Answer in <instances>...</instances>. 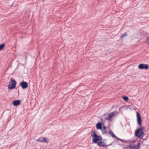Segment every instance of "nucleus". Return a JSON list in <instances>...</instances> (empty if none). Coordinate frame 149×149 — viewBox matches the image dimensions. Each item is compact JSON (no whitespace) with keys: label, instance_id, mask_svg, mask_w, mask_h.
<instances>
[{"label":"nucleus","instance_id":"1","mask_svg":"<svg viewBox=\"0 0 149 149\" xmlns=\"http://www.w3.org/2000/svg\"><path fill=\"white\" fill-rule=\"evenodd\" d=\"M91 136L92 137V142L94 143H97L98 146L100 147H107L111 145L110 143L107 145H106V143L102 141H100L98 142V141H101L102 140V138L101 136L97 135L96 134L95 132L92 130L91 131Z\"/></svg>","mask_w":149,"mask_h":149},{"label":"nucleus","instance_id":"2","mask_svg":"<svg viewBox=\"0 0 149 149\" xmlns=\"http://www.w3.org/2000/svg\"><path fill=\"white\" fill-rule=\"evenodd\" d=\"M144 128L143 127H141L137 129L135 132V136L140 139H143L144 135Z\"/></svg>","mask_w":149,"mask_h":149},{"label":"nucleus","instance_id":"3","mask_svg":"<svg viewBox=\"0 0 149 149\" xmlns=\"http://www.w3.org/2000/svg\"><path fill=\"white\" fill-rule=\"evenodd\" d=\"M10 80L11 81L9 82L8 85V88L9 89H12L15 87L16 82L12 78L10 79Z\"/></svg>","mask_w":149,"mask_h":149},{"label":"nucleus","instance_id":"4","mask_svg":"<svg viewBox=\"0 0 149 149\" xmlns=\"http://www.w3.org/2000/svg\"><path fill=\"white\" fill-rule=\"evenodd\" d=\"M141 146V143L140 142L138 143L136 146H128L126 147L127 149H139Z\"/></svg>","mask_w":149,"mask_h":149},{"label":"nucleus","instance_id":"5","mask_svg":"<svg viewBox=\"0 0 149 149\" xmlns=\"http://www.w3.org/2000/svg\"><path fill=\"white\" fill-rule=\"evenodd\" d=\"M101 120L102 121L98 123L96 125L97 128L98 129L102 130V126L104 125L105 122L102 119H101Z\"/></svg>","mask_w":149,"mask_h":149},{"label":"nucleus","instance_id":"6","mask_svg":"<svg viewBox=\"0 0 149 149\" xmlns=\"http://www.w3.org/2000/svg\"><path fill=\"white\" fill-rule=\"evenodd\" d=\"M139 69H148L149 68V67L148 65L144 64H140L138 66Z\"/></svg>","mask_w":149,"mask_h":149},{"label":"nucleus","instance_id":"7","mask_svg":"<svg viewBox=\"0 0 149 149\" xmlns=\"http://www.w3.org/2000/svg\"><path fill=\"white\" fill-rule=\"evenodd\" d=\"M136 115L138 124L139 125H141L142 123V119L141 115L138 112L136 113Z\"/></svg>","mask_w":149,"mask_h":149},{"label":"nucleus","instance_id":"8","mask_svg":"<svg viewBox=\"0 0 149 149\" xmlns=\"http://www.w3.org/2000/svg\"><path fill=\"white\" fill-rule=\"evenodd\" d=\"M20 85L23 89H25L28 87V84L26 82L22 81L21 82Z\"/></svg>","mask_w":149,"mask_h":149},{"label":"nucleus","instance_id":"9","mask_svg":"<svg viewBox=\"0 0 149 149\" xmlns=\"http://www.w3.org/2000/svg\"><path fill=\"white\" fill-rule=\"evenodd\" d=\"M116 112L115 111L114 112H111L108 114V116H109V117L106 118V119L107 120L109 121H110L111 120L112 117L114 116V113Z\"/></svg>","mask_w":149,"mask_h":149},{"label":"nucleus","instance_id":"10","mask_svg":"<svg viewBox=\"0 0 149 149\" xmlns=\"http://www.w3.org/2000/svg\"><path fill=\"white\" fill-rule=\"evenodd\" d=\"M20 103L21 102L20 100H17L14 101L13 102V104L15 106H17L20 104Z\"/></svg>","mask_w":149,"mask_h":149},{"label":"nucleus","instance_id":"11","mask_svg":"<svg viewBox=\"0 0 149 149\" xmlns=\"http://www.w3.org/2000/svg\"><path fill=\"white\" fill-rule=\"evenodd\" d=\"M108 133L111 136L115 138H117V137L112 132L111 130H109L108 131Z\"/></svg>","mask_w":149,"mask_h":149},{"label":"nucleus","instance_id":"12","mask_svg":"<svg viewBox=\"0 0 149 149\" xmlns=\"http://www.w3.org/2000/svg\"><path fill=\"white\" fill-rule=\"evenodd\" d=\"M44 137H41L39 139H38L36 140L37 142H43Z\"/></svg>","mask_w":149,"mask_h":149},{"label":"nucleus","instance_id":"13","mask_svg":"<svg viewBox=\"0 0 149 149\" xmlns=\"http://www.w3.org/2000/svg\"><path fill=\"white\" fill-rule=\"evenodd\" d=\"M102 130V133L103 134H107V130H103V129H102V130Z\"/></svg>","mask_w":149,"mask_h":149},{"label":"nucleus","instance_id":"14","mask_svg":"<svg viewBox=\"0 0 149 149\" xmlns=\"http://www.w3.org/2000/svg\"><path fill=\"white\" fill-rule=\"evenodd\" d=\"M123 98L124 100L126 101H128L129 100V98L127 97L123 96Z\"/></svg>","mask_w":149,"mask_h":149},{"label":"nucleus","instance_id":"15","mask_svg":"<svg viewBox=\"0 0 149 149\" xmlns=\"http://www.w3.org/2000/svg\"><path fill=\"white\" fill-rule=\"evenodd\" d=\"M5 44H3L0 45V50H1L3 49V47L5 46Z\"/></svg>","mask_w":149,"mask_h":149},{"label":"nucleus","instance_id":"16","mask_svg":"<svg viewBox=\"0 0 149 149\" xmlns=\"http://www.w3.org/2000/svg\"><path fill=\"white\" fill-rule=\"evenodd\" d=\"M127 36V34L126 32L124 34H123L121 36L120 38H122L125 36Z\"/></svg>","mask_w":149,"mask_h":149},{"label":"nucleus","instance_id":"17","mask_svg":"<svg viewBox=\"0 0 149 149\" xmlns=\"http://www.w3.org/2000/svg\"><path fill=\"white\" fill-rule=\"evenodd\" d=\"M44 142L48 143L49 142V141L47 140L46 138L44 137L43 142Z\"/></svg>","mask_w":149,"mask_h":149},{"label":"nucleus","instance_id":"18","mask_svg":"<svg viewBox=\"0 0 149 149\" xmlns=\"http://www.w3.org/2000/svg\"><path fill=\"white\" fill-rule=\"evenodd\" d=\"M146 42L149 45V37H148L146 39Z\"/></svg>","mask_w":149,"mask_h":149},{"label":"nucleus","instance_id":"19","mask_svg":"<svg viewBox=\"0 0 149 149\" xmlns=\"http://www.w3.org/2000/svg\"><path fill=\"white\" fill-rule=\"evenodd\" d=\"M103 130H107V128L105 126H104Z\"/></svg>","mask_w":149,"mask_h":149},{"label":"nucleus","instance_id":"20","mask_svg":"<svg viewBox=\"0 0 149 149\" xmlns=\"http://www.w3.org/2000/svg\"><path fill=\"white\" fill-rule=\"evenodd\" d=\"M116 139H117L120 140V141H122V140L121 139H119L118 138V137H117V138H116Z\"/></svg>","mask_w":149,"mask_h":149}]
</instances>
